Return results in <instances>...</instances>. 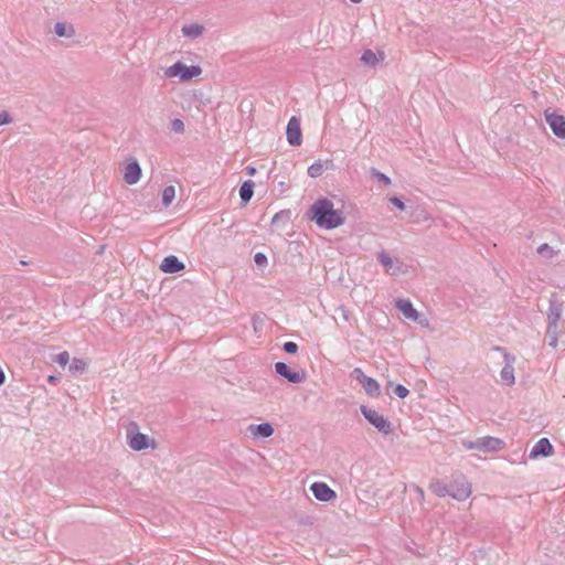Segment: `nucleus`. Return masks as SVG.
Instances as JSON below:
<instances>
[{"instance_id": "nucleus-1", "label": "nucleus", "mask_w": 565, "mask_h": 565, "mask_svg": "<svg viewBox=\"0 0 565 565\" xmlns=\"http://www.w3.org/2000/svg\"><path fill=\"white\" fill-rule=\"evenodd\" d=\"M310 218L319 227L331 230L343 223L340 211L334 210L333 203L328 199H320L315 202L309 210Z\"/></svg>"}, {"instance_id": "nucleus-2", "label": "nucleus", "mask_w": 565, "mask_h": 565, "mask_svg": "<svg viewBox=\"0 0 565 565\" xmlns=\"http://www.w3.org/2000/svg\"><path fill=\"white\" fill-rule=\"evenodd\" d=\"M163 74L167 78H178L180 82H188L192 78L199 77L202 74V68L199 65H185L178 61L173 65L164 68Z\"/></svg>"}, {"instance_id": "nucleus-3", "label": "nucleus", "mask_w": 565, "mask_h": 565, "mask_svg": "<svg viewBox=\"0 0 565 565\" xmlns=\"http://www.w3.org/2000/svg\"><path fill=\"white\" fill-rule=\"evenodd\" d=\"M361 412L366 420L381 433L387 435L392 431L391 423L377 411L367 408L366 406H361Z\"/></svg>"}, {"instance_id": "nucleus-4", "label": "nucleus", "mask_w": 565, "mask_h": 565, "mask_svg": "<svg viewBox=\"0 0 565 565\" xmlns=\"http://www.w3.org/2000/svg\"><path fill=\"white\" fill-rule=\"evenodd\" d=\"M128 445L131 449L136 451H140L147 449L149 447L154 448L156 443L153 439H150L147 435L134 431V429H128L127 431Z\"/></svg>"}, {"instance_id": "nucleus-5", "label": "nucleus", "mask_w": 565, "mask_h": 565, "mask_svg": "<svg viewBox=\"0 0 565 565\" xmlns=\"http://www.w3.org/2000/svg\"><path fill=\"white\" fill-rule=\"evenodd\" d=\"M544 117L553 134L565 139V117L548 109L544 111Z\"/></svg>"}, {"instance_id": "nucleus-6", "label": "nucleus", "mask_w": 565, "mask_h": 565, "mask_svg": "<svg viewBox=\"0 0 565 565\" xmlns=\"http://www.w3.org/2000/svg\"><path fill=\"white\" fill-rule=\"evenodd\" d=\"M287 140L291 146L298 147L302 142V134L300 128V119L292 116L287 125Z\"/></svg>"}, {"instance_id": "nucleus-7", "label": "nucleus", "mask_w": 565, "mask_h": 565, "mask_svg": "<svg viewBox=\"0 0 565 565\" xmlns=\"http://www.w3.org/2000/svg\"><path fill=\"white\" fill-rule=\"evenodd\" d=\"M141 178V168L136 159H129L125 166L124 180L127 184H136Z\"/></svg>"}, {"instance_id": "nucleus-8", "label": "nucleus", "mask_w": 565, "mask_h": 565, "mask_svg": "<svg viewBox=\"0 0 565 565\" xmlns=\"http://www.w3.org/2000/svg\"><path fill=\"white\" fill-rule=\"evenodd\" d=\"M275 370L280 376L287 379L291 383H300L305 380L303 372L294 371L284 362H277L275 364Z\"/></svg>"}, {"instance_id": "nucleus-9", "label": "nucleus", "mask_w": 565, "mask_h": 565, "mask_svg": "<svg viewBox=\"0 0 565 565\" xmlns=\"http://www.w3.org/2000/svg\"><path fill=\"white\" fill-rule=\"evenodd\" d=\"M315 498L319 501H332L335 499V492L324 482H315L310 487Z\"/></svg>"}, {"instance_id": "nucleus-10", "label": "nucleus", "mask_w": 565, "mask_h": 565, "mask_svg": "<svg viewBox=\"0 0 565 565\" xmlns=\"http://www.w3.org/2000/svg\"><path fill=\"white\" fill-rule=\"evenodd\" d=\"M449 494L456 500H466L471 494L469 482L461 478L456 481V488L452 487Z\"/></svg>"}, {"instance_id": "nucleus-11", "label": "nucleus", "mask_w": 565, "mask_h": 565, "mask_svg": "<svg viewBox=\"0 0 565 565\" xmlns=\"http://www.w3.org/2000/svg\"><path fill=\"white\" fill-rule=\"evenodd\" d=\"M553 454V446L547 438H541L532 448L530 452L531 458H536L539 456H551Z\"/></svg>"}, {"instance_id": "nucleus-12", "label": "nucleus", "mask_w": 565, "mask_h": 565, "mask_svg": "<svg viewBox=\"0 0 565 565\" xmlns=\"http://www.w3.org/2000/svg\"><path fill=\"white\" fill-rule=\"evenodd\" d=\"M160 269L163 273L173 274L184 269V264L181 263L175 256L171 255L166 258L160 264Z\"/></svg>"}, {"instance_id": "nucleus-13", "label": "nucleus", "mask_w": 565, "mask_h": 565, "mask_svg": "<svg viewBox=\"0 0 565 565\" xmlns=\"http://www.w3.org/2000/svg\"><path fill=\"white\" fill-rule=\"evenodd\" d=\"M480 441V450L483 452H493L499 451L503 448L504 443L494 437H483L479 439Z\"/></svg>"}, {"instance_id": "nucleus-14", "label": "nucleus", "mask_w": 565, "mask_h": 565, "mask_svg": "<svg viewBox=\"0 0 565 565\" xmlns=\"http://www.w3.org/2000/svg\"><path fill=\"white\" fill-rule=\"evenodd\" d=\"M248 431L255 438H258V437L267 438L274 434V428L269 423H264V424H259V425H249Z\"/></svg>"}, {"instance_id": "nucleus-15", "label": "nucleus", "mask_w": 565, "mask_h": 565, "mask_svg": "<svg viewBox=\"0 0 565 565\" xmlns=\"http://www.w3.org/2000/svg\"><path fill=\"white\" fill-rule=\"evenodd\" d=\"M396 307L404 315L405 318L412 319V320H417L418 312L413 307V305L409 300L401 299L396 302Z\"/></svg>"}, {"instance_id": "nucleus-16", "label": "nucleus", "mask_w": 565, "mask_h": 565, "mask_svg": "<svg viewBox=\"0 0 565 565\" xmlns=\"http://www.w3.org/2000/svg\"><path fill=\"white\" fill-rule=\"evenodd\" d=\"M384 57H385V54L382 51L375 53L372 50H366L363 52L361 60L364 64L374 66L379 62L383 61Z\"/></svg>"}, {"instance_id": "nucleus-17", "label": "nucleus", "mask_w": 565, "mask_h": 565, "mask_svg": "<svg viewBox=\"0 0 565 565\" xmlns=\"http://www.w3.org/2000/svg\"><path fill=\"white\" fill-rule=\"evenodd\" d=\"M362 386L365 393L371 397H377L381 394L379 383L372 377L364 380Z\"/></svg>"}, {"instance_id": "nucleus-18", "label": "nucleus", "mask_w": 565, "mask_h": 565, "mask_svg": "<svg viewBox=\"0 0 565 565\" xmlns=\"http://www.w3.org/2000/svg\"><path fill=\"white\" fill-rule=\"evenodd\" d=\"M254 194V182L248 180L245 181L239 189V196L244 203L249 202Z\"/></svg>"}, {"instance_id": "nucleus-19", "label": "nucleus", "mask_w": 565, "mask_h": 565, "mask_svg": "<svg viewBox=\"0 0 565 565\" xmlns=\"http://www.w3.org/2000/svg\"><path fill=\"white\" fill-rule=\"evenodd\" d=\"M501 381L507 385H512L514 383V370L511 363H507L502 369Z\"/></svg>"}, {"instance_id": "nucleus-20", "label": "nucleus", "mask_w": 565, "mask_h": 565, "mask_svg": "<svg viewBox=\"0 0 565 565\" xmlns=\"http://www.w3.org/2000/svg\"><path fill=\"white\" fill-rule=\"evenodd\" d=\"M175 198V189L173 185H169L162 191V202L166 206L170 205Z\"/></svg>"}, {"instance_id": "nucleus-21", "label": "nucleus", "mask_w": 565, "mask_h": 565, "mask_svg": "<svg viewBox=\"0 0 565 565\" xmlns=\"http://www.w3.org/2000/svg\"><path fill=\"white\" fill-rule=\"evenodd\" d=\"M55 33L58 36H72L74 35V29L72 26H67L65 23L57 22L55 24Z\"/></svg>"}, {"instance_id": "nucleus-22", "label": "nucleus", "mask_w": 565, "mask_h": 565, "mask_svg": "<svg viewBox=\"0 0 565 565\" xmlns=\"http://www.w3.org/2000/svg\"><path fill=\"white\" fill-rule=\"evenodd\" d=\"M324 171V167H323V163L319 160V161H316L313 162L309 168H308V174L311 177V178H318L320 177Z\"/></svg>"}, {"instance_id": "nucleus-23", "label": "nucleus", "mask_w": 565, "mask_h": 565, "mask_svg": "<svg viewBox=\"0 0 565 565\" xmlns=\"http://www.w3.org/2000/svg\"><path fill=\"white\" fill-rule=\"evenodd\" d=\"M86 367H87V363L84 360L74 358L72 361V364L70 365V372L81 373V372H84L86 370Z\"/></svg>"}, {"instance_id": "nucleus-24", "label": "nucleus", "mask_w": 565, "mask_h": 565, "mask_svg": "<svg viewBox=\"0 0 565 565\" xmlns=\"http://www.w3.org/2000/svg\"><path fill=\"white\" fill-rule=\"evenodd\" d=\"M182 32L188 36H198L202 33V26L198 24L184 25Z\"/></svg>"}, {"instance_id": "nucleus-25", "label": "nucleus", "mask_w": 565, "mask_h": 565, "mask_svg": "<svg viewBox=\"0 0 565 565\" xmlns=\"http://www.w3.org/2000/svg\"><path fill=\"white\" fill-rule=\"evenodd\" d=\"M55 362L61 366H65L70 362V354L67 351L58 353L55 358Z\"/></svg>"}, {"instance_id": "nucleus-26", "label": "nucleus", "mask_w": 565, "mask_h": 565, "mask_svg": "<svg viewBox=\"0 0 565 565\" xmlns=\"http://www.w3.org/2000/svg\"><path fill=\"white\" fill-rule=\"evenodd\" d=\"M394 393H395L399 398H405V397L408 395L409 391H408L405 386H403V385H401V384H397V385L394 387Z\"/></svg>"}, {"instance_id": "nucleus-27", "label": "nucleus", "mask_w": 565, "mask_h": 565, "mask_svg": "<svg viewBox=\"0 0 565 565\" xmlns=\"http://www.w3.org/2000/svg\"><path fill=\"white\" fill-rule=\"evenodd\" d=\"M354 377L361 383V385L364 383V380H367L369 376H366L363 371L359 367L353 370Z\"/></svg>"}, {"instance_id": "nucleus-28", "label": "nucleus", "mask_w": 565, "mask_h": 565, "mask_svg": "<svg viewBox=\"0 0 565 565\" xmlns=\"http://www.w3.org/2000/svg\"><path fill=\"white\" fill-rule=\"evenodd\" d=\"M284 350L289 354H295L298 351V345L295 342H286L284 344Z\"/></svg>"}, {"instance_id": "nucleus-29", "label": "nucleus", "mask_w": 565, "mask_h": 565, "mask_svg": "<svg viewBox=\"0 0 565 565\" xmlns=\"http://www.w3.org/2000/svg\"><path fill=\"white\" fill-rule=\"evenodd\" d=\"M171 127L175 132H182L184 130V124L181 119H174L171 122Z\"/></svg>"}, {"instance_id": "nucleus-30", "label": "nucleus", "mask_w": 565, "mask_h": 565, "mask_svg": "<svg viewBox=\"0 0 565 565\" xmlns=\"http://www.w3.org/2000/svg\"><path fill=\"white\" fill-rule=\"evenodd\" d=\"M463 446L467 448V449H477V450H480V441L479 439L476 440V441H465L463 443Z\"/></svg>"}, {"instance_id": "nucleus-31", "label": "nucleus", "mask_w": 565, "mask_h": 565, "mask_svg": "<svg viewBox=\"0 0 565 565\" xmlns=\"http://www.w3.org/2000/svg\"><path fill=\"white\" fill-rule=\"evenodd\" d=\"M380 260L385 267H390L392 265V259L386 254H381Z\"/></svg>"}, {"instance_id": "nucleus-32", "label": "nucleus", "mask_w": 565, "mask_h": 565, "mask_svg": "<svg viewBox=\"0 0 565 565\" xmlns=\"http://www.w3.org/2000/svg\"><path fill=\"white\" fill-rule=\"evenodd\" d=\"M9 122H10L9 114L7 111L0 113V126L9 124Z\"/></svg>"}, {"instance_id": "nucleus-33", "label": "nucleus", "mask_w": 565, "mask_h": 565, "mask_svg": "<svg viewBox=\"0 0 565 565\" xmlns=\"http://www.w3.org/2000/svg\"><path fill=\"white\" fill-rule=\"evenodd\" d=\"M391 202L399 210H404L405 205L398 198H391Z\"/></svg>"}, {"instance_id": "nucleus-34", "label": "nucleus", "mask_w": 565, "mask_h": 565, "mask_svg": "<svg viewBox=\"0 0 565 565\" xmlns=\"http://www.w3.org/2000/svg\"><path fill=\"white\" fill-rule=\"evenodd\" d=\"M255 262H256L258 265H260V264H263V263H265V262H266V256H265L264 254L258 253V254H256V256H255Z\"/></svg>"}, {"instance_id": "nucleus-35", "label": "nucleus", "mask_w": 565, "mask_h": 565, "mask_svg": "<svg viewBox=\"0 0 565 565\" xmlns=\"http://www.w3.org/2000/svg\"><path fill=\"white\" fill-rule=\"evenodd\" d=\"M380 180H382L385 184H390L391 180L384 174H380Z\"/></svg>"}, {"instance_id": "nucleus-36", "label": "nucleus", "mask_w": 565, "mask_h": 565, "mask_svg": "<svg viewBox=\"0 0 565 565\" xmlns=\"http://www.w3.org/2000/svg\"><path fill=\"white\" fill-rule=\"evenodd\" d=\"M546 248H547V245L543 244L542 246H540L539 252L542 253L543 250H546Z\"/></svg>"}, {"instance_id": "nucleus-37", "label": "nucleus", "mask_w": 565, "mask_h": 565, "mask_svg": "<svg viewBox=\"0 0 565 565\" xmlns=\"http://www.w3.org/2000/svg\"><path fill=\"white\" fill-rule=\"evenodd\" d=\"M49 382H50V383H54V382H55V377H54V376H52V375H51V376H49Z\"/></svg>"}, {"instance_id": "nucleus-38", "label": "nucleus", "mask_w": 565, "mask_h": 565, "mask_svg": "<svg viewBox=\"0 0 565 565\" xmlns=\"http://www.w3.org/2000/svg\"><path fill=\"white\" fill-rule=\"evenodd\" d=\"M551 345L555 347V345H556V340H554L553 342H551Z\"/></svg>"}]
</instances>
